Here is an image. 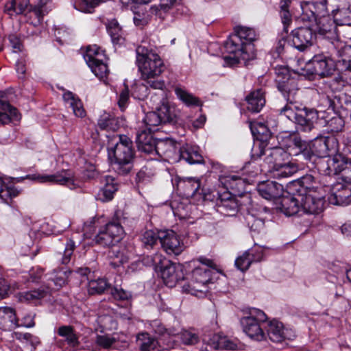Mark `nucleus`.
<instances>
[{"mask_svg": "<svg viewBox=\"0 0 351 351\" xmlns=\"http://www.w3.org/2000/svg\"><path fill=\"white\" fill-rule=\"evenodd\" d=\"M98 328L101 332L117 328V322L113 316L108 314L99 315L96 319Z\"/></svg>", "mask_w": 351, "mask_h": 351, "instance_id": "obj_43", "label": "nucleus"}, {"mask_svg": "<svg viewBox=\"0 0 351 351\" xmlns=\"http://www.w3.org/2000/svg\"><path fill=\"white\" fill-rule=\"evenodd\" d=\"M98 125L101 130L115 132L119 128L121 121L114 116L104 114L98 120Z\"/></svg>", "mask_w": 351, "mask_h": 351, "instance_id": "obj_40", "label": "nucleus"}, {"mask_svg": "<svg viewBox=\"0 0 351 351\" xmlns=\"http://www.w3.org/2000/svg\"><path fill=\"white\" fill-rule=\"evenodd\" d=\"M249 252L245 251L241 256H239L235 260L236 267L242 271H245L250 267L252 263L250 256H249Z\"/></svg>", "mask_w": 351, "mask_h": 351, "instance_id": "obj_63", "label": "nucleus"}, {"mask_svg": "<svg viewBox=\"0 0 351 351\" xmlns=\"http://www.w3.org/2000/svg\"><path fill=\"white\" fill-rule=\"evenodd\" d=\"M29 6V0H12L5 5V12L10 16L23 14Z\"/></svg>", "mask_w": 351, "mask_h": 351, "instance_id": "obj_38", "label": "nucleus"}, {"mask_svg": "<svg viewBox=\"0 0 351 351\" xmlns=\"http://www.w3.org/2000/svg\"><path fill=\"white\" fill-rule=\"evenodd\" d=\"M245 219L247 226L252 231L259 232L264 227V221L251 213H247Z\"/></svg>", "mask_w": 351, "mask_h": 351, "instance_id": "obj_60", "label": "nucleus"}, {"mask_svg": "<svg viewBox=\"0 0 351 351\" xmlns=\"http://www.w3.org/2000/svg\"><path fill=\"white\" fill-rule=\"evenodd\" d=\"M84 58L95 76L100 79L107 76L108 69L107 64L104 62L105 51L99 46L96 45L88 46Z\"/></svg>", "mask_w": 351, "mask_h": 351, "instance_id": "obj_11", "label": "nucleus"}, {"mask_svg": "<svg viewBox=\"0 0 351 351\" xmlns=\"http://www.w3.org/2000/svg\"><path fill=\"white\" fill-rule=\"evenodd\" d=\"M255 30L251 27L237 25L234 28L232 34L225 43V49L232 56H226L225 60L232 64L241 60L247 62L256 56L253 42L257 39Z\"/></svg>", "mask_w": 351, "mask_h": 351, "instance_id": "obj_3", "label": "nucleus"}, {"mask_svg": "<svg viewBox=\"0 0 351 351\" xmlns=\"http://www.w3.org/2000/svg\"><path fill=\"white\" fill-rule=\"evenodd\" d=\"M175 93L177 97L188 106H199L202 105L200 100L197 97L189 93L182 88L176 87L175 88Z\"/></svg>", "mask_w": 351, "mask_h": 351, "instance_id": "obj_50", "label": "nucleus"}, {"mask_svg": "<svg viewBox=\"0 0 351 351\" xmlns=\"http://www.w3.org/2000/svg\"><path fill=\"white\" fill-rule=\"evenodd\" d=\"M25 178L36 181L39 183H50L54 184L66 185L70 189L75 188L73 176L69 170H62L54 174H30Z\"/></svg>", "mask_w": 351, "mask_h": 351, "instance_id": "obj_14", "label": "nucleus"}, {"mask_svg": "<svg viewBox=\"0 0 351 351\" xmlns=\"http://www.w3.org/2000/svg\"><path fill=\"white\" fill-rule=\"evenodd\" d=\"M337 25L335 19L330 16L321 17L316 21L317 31L319 35L328 40L330 52L335 49L336 41H341L339 38Z\"/></svg>", "mask_w": 351, "mask_h": 351, "instance_id": "obj_16", "label": "nucleus"}, {"mask_svg": "<svg viewBox=\"0 0 351 351\" xmlns=\"http://www.w3.org/2000/svg\"><path fill=\"white\" fill-rule=\"evenodd\" d=\"M0 108L3 112H0V123L6 124L11 121H17L20 119V114L16 108L12 106L3 97L0 99Z\"/></svg>", "mask_w": 351, "mask_h": 351, "instance_id": "obj_33", "label": "nucleus"}, {"mask_svg": "<svg viewBox=\"0 0 351 351\" xmlns=\"http://www.w3.org/2000/svg\"><path fill=\"white\" fill-rule=\"evenodd\" d=\"M343 174V179L345 182L351 183V140L344 149Z\"/></svg>", "mask_w": 351, "mask_h": 351, "instance_id": "obj_49", "label": "nucleus"}, {"mask_svg": "<svg viewBox=\"0 0 351 351\" xmlns=\"http://www.w3.org/2000/svg\"><path fill=\"white\" fill-rule=\"evenodd\" d=\"M300 212L315 215L324 209V193L319 191H311L309 193H299Z\"/></svg>", "mask_w": 351, "mask_h": 351, "instance_id": "obj_15", "label": "nucleus"}, {"mask_svg": "<svg viewBox=\"0 0 351 351\" xmlns=\"http://www.w3.org/2000/svg\"><path fill=\"white\" fill-rule=\"evenodd\" d=\"M330 55L331 53L329 52ZM323 54L315 55L308 64L312 66L313 72L322 77L330 76L335 71V61L332 58Z\"/></svg>", "mask_w": 351, "mask_h": 351, "instance_id": "obj_19", "label": "nucleus"}, {"mask_svg": "<svg viewBox=\"0 0 351 351\" xmlns=\"http://www.w3.org/2000/svg\"><path fill=\"white\" fill-rule=\"evenodd\" d=\"M333 18L337 25L351 26V6L338 8L332 12Z\"/></svg>", "mask_w": 351, "mask_h": 351, "instance_id": "obj_44", "label": "nucleus"}, {"mask_svg": "<svg viewBox=\"0 0 351 351\" xmlns=\"http://www.w3.org/2000/svg\"><path fill=\"white\" fill-rule=\"evenodd\" d=\"M346 82L342 76L338 75L333 78L328 79L324 82V88L326 93L331 91L332 93L341 91L345 86Z\"/></svg>", "mask_w": 351, "mask_h": 351, "instance_id": "obj_51", "label": "nucleus"}, {"mask_svg": "<svg viewBox=\"0 0 351 351\" xmlns=\"http://www.w3.org/2000/svg\"><path fill=\"white\" fill-rule=\"evenodd\" d=\"M19 191L14 186H8L0 178V197L7 202L8 199L16 197Z\"/></svg>", "mask_w": 351, "mask_h": 351, "instance_id": "obj_58", "label": "nucleus"}, {"mask_svg": "<svg viewBox=\"0 0 351 351\" xmlns=\"http://www.w3.org/2000/svg\"><path fill=\"white\" fill-rule=\"evenodd\" d=\"M178 336L182 343L186 346L195 345L199 341L198 335L192 329H183L178 333Z\"/></svg>", "mask_w": 351, "mask_h": 351, "instance_id": "obj_53", "label": "nucleus"}, {"mask_svg": "<svg viewBox=\"0 0 351 351\" xmlns=\"http://www.w3.org/2000/svg\"><path fill=\"white\" fill-rule=\"evenodd\" d=\"M203 341L210 348L215 349V350H220L223 349V347H224V341H225V337L221 336L219 334H213L210 337H209L208 339L206 337L203 339Z\"/></svg>", "mask_w": 351, "mask_h": 351, "instance_id": "obj_59", "label": "nucleus"}, {"mask_svg": "<svg viewBox=\"0 0 351 351\" xmlns=\"http://www.w3.org/2000/svg\"><path fill=\"white\" fill-rule=\"evenodd\" d=\"M177 0H160L158 5H154L147 9L145 5H137L134 10V23L136 25L147 24L153 15L162 18V13L169 11Z\"/></svg>", "mask_w": 351, "mask_h": 351, "instance_id": "obj_10", "label": "nucleus"}, {"mask_svg": "<svg viewBox=\"0 0 351 351\" xmlns=\"http://www.w3.org/2000/svg\"><path fill=\"white\" fill-rule=\"evenodd\" d=\"M315 34L308 27H300L292 32V43L295 48L302 51L313 44Z\"/></svg>", "mask_w": 351, "mask_h": 351, "instance_id": "obj_23", "label": "nucleus"}, {"mask_svg": "<svg viewBox=\"0 0 351 351\" xmlns=\"http://www.w3.org/2000/svg\"><path fill=\"white\" fill-rule=\"evenodd\" d=\"M267 335L271 341L276 343H280L286 339H292L295 337L291 330L285 328L282 323L275 319L267 324Z\"/></svg>", "mask_w": 351, "mask_h": 351, "instance_id": "obj_21", "label": "nucleus"}, {"mask_svg": "<svg viewBox=\"0 0 351 351\" xmlns=\"http://www.w3.org/2000/svg\"><path fill=\"white\" fill-rule=\"evenodd\" d=\"M257 190L260 195L268 200L281 197L284 194L283 186L274 181L258 184Z\"/></svg>", "mask_w": 351, "mask_h": 351, "instance_id": "obj_28", "label": "nucleus"}, {"mask_svg": "<svg viewBox=\"0 0 351 351\" xmlns=\"http://www.w3.org/2000/svg\"><path fill=\"white\" fill-rule=\"evenodd\" d=\"M44 15L45 14L43 12L42 10H39L34 6H31L25 13L27 21L34 26H37L41 23Z\"/></svg>", "mask_w": 351, "mask_h": 351, "instance_id": "obj_54", "label": "nucleus"}, {"mask_svg": "<svg viewBox=\"0 0 351 351\" xmlns=\"http://www.w3.org/2000/svg\"><path fill=\"white\" fill-rule=\"evenodd\" d=\"M124 230L119 223L111 222L106 225L95 236V242L104 247H112L123 237Z\"/></svg>", "mask_w": 351, "mask_h": 351, "instance_id": "obj_13", "label": "nucleus"}, {"mask_svg": "<svg viewBox=\"0 0 351 351\" xmlns=\"http://www.w3.org/2000/svg\"><path fill=\"white\" fill-rule=\"evenodd\" d=\"M259 152H256V147L252 149V156L254 159L265 155L264 161L268 165L269 171L275 178L280 179L293 176L298 170L297 165L289 160L290 154L282 147H275L263 149L258 147Z\"/></svg>", "mask_w": 351, "mask_h": 351, "instance_id": "obj_5", "label": "nucleus"}, {"mask_svg": "<svg viewBox=\"0 0 351 351\" xmlns=\"http://www.w3.org/2000/svg\"><path fill=\"white\" fill-rule=\"evenodd\" d=\"M328 201L334 205L346 206L351 202V189L341 183H337L332 188Z\"/></svg>", "mask_w": 351, "mask_h": 351, "instance_id": "obj_26", "label": "nucleus"}, {"mask_svg": "<svg viewBox=\"0 0 351 351\" xmlns=\"http://www.w3.org/2000/svg\"><path fill=\"white\" fill-rule=\"evenodd\" d=\"M182 267L169 260L164 259L161 262L160 274L165 284L172 287L177 282L182 278Z\"/></svg>", "mask_w": 351, "mask_h": 351, "instance_id": "obj_20", "label": "nucleus"}, {"mask_svg": "<svg viewBox=\"0 0 351 351\" xmlns=\"http://www.w3.org/2000/svg\"><path fill=\"white\" fill-rule=\"evenodd\" d=\"M95 342L97 345L106 350H123L130 346L129 338L123 333L97 335Z\"/></svg>", "mask_w": 351, "mask_h": 351, "instance_id": "obj_17", "label": "nucleus"}, {"mask_svg": "<svg viewBox=\"0 0 351 351\" xmlns=\"http://www.w3.org/2000/svg\"><path fill=\"white\" fill-rule=\"evenodd\" d=\"M288 195L282 196L279 209L287 216H291L300 212L299 193L289 191Z\"/></svg>", "mask_w": 351, "mask_h": 351, "instance_id": "obj_25", "label": "nucleus"}, {"mask_svg": "<svg viewBox=\"0 0 351 351\" xmlns=\"http://www.w3.org/2000/svg\"><path fill=\"white\" fill-rule=\"evenodd\" d=\"M265 313L258 308H250L247 315L240 319L243 332L252 339L261 341L266 339V334L264 332L265 327Z\"/></svg>", "mask_w": 351, "mask_h": 351, "instance_id": "obj_7", "label": "nucleus"}, {"mask_svg": "<svg viewBox=\"0 0 351 351\" xmlns=\"http://www.w3.org/2000/svg\"><path fill=\"white\" fill-rule=\"evenodd\" d=\"M136 62L141 78L153 89L164 90L165 82L158 77L165 70V64L158 54L145 46L136 49Z\"/></svg>", "mask_w": 351, "mask_h": 351, "instance_id": "obj_4", "label": "nucleus"}, {"mask_svg": "<svg viewBox=\"0 0 351 351\" xmlns=\"http://www.w3.org/2000/svg\"><path fill=\"white\" fill-rule=\"evenodd\" d=\"M156 109L158 108H156ZM143 121L146 125L147 128L138 132L137 134L141 133L143 131H145L147 134L151 135V132L154 130L152 127H156L162 123H164L162 118L160 115L158 110L154 112H147L145 114V118L143 119Z\"/></svg>", "mask_w": 351, "mask_h": 351, "instance_id": "obj_41", "label": "nucleus"}, {"mask_svg": "<svg viewBox=\"0 0 351 351\" xmlns=\"http://www.w3.org/2000/svg\"><path fill=\"white\" fill-rule=\"evenodd\" d=\"M107 1L108 0H75L73 6L80 12L93 13L96 7Z\"/></svg>", "mask_w": 351, "mask_h": 351, "instance_id": "obj_45", "label": "nucleus"}, {"mask_svg": "<svg viewBox=\"0 0 351 351\" xmlns=\"http://www.w3.org/2000/svg\"><path fill=\"white\" fill-rule=\"evenodd\" d=\"M289 3L282 2L280 5V15L283 25V31L287 34L289 31V27L292 23L291 14L288 10Z\"/></svg>", "mask_w": 351, "mask_h": 351, "instance_id": "obj_55", "label": "nucleus"}, {"mask_svg": "<svg viewBox=\"0 0 351 351\" xmlns=\"http://www.w3.org/2000/svg\"><path fill=\"white\" fill-rule=\"evenodd\" d=\"M276 82L278 90L287 100V104L279 110V114L299 125L304 132H311L317 121L318 112L315 108L302 107L296 101L299 90L298 81L291 77L287 68H279L276 71Z\"/></svg>", "mask_w": 351, "mask_h": 351, "instance_id": "obj_1", "label": "nucleus"}, {"mask_svg": "<svg viewBox=\"0 0 351 351\" xmlns=\"http://www.w3.org/2000/svg\"><path fill=\"white\" fill-rule=\"evenodd\" d=\"M158 240H159V230L157 232L151 230H147L141 237L142 243L147 249L152 248Z\"/></svg>", "mask_w": 351, "mask_h": 351, "instance_id": "obj_56", "label": "nucleus"}, {"mask_svg": "<svg viewBox=\"0 0 351 351\" xmlns=\"http://www.w3.org/2000/svg\"><path fill=\"white\" fill-rule=\"evenodd\" d=\"M245 100L247 103V109L253 112H258L265 104L264 93L261 89L252 91Z\"/></svg>", "mask_w": 351, "mask_h": 351, "instance_id": "obj_32", "label": "nucleus"}, {"mask_svg": "<svg viewBox=\"0 0 351 351\" xmlns=\"http://www.w3.org/2000/svg\"><path fill=\"white\" fill-rule=\"evenodd\" d=\"M159 241L162 249L168 255H180L186 248L180 236L172 230H159Z\"/></svg>", "mask_w": 351, "mask_h": 351, "instance_id": "obj_12", "label": "nucleus"}, {"mask_svg": "<svg viewBox=\"0 0 351 351\" xmlns=\"http://www.w3.org/2000/svg\"><path fill=\"white\" fill-rule=\"evenodd\" d=\"M103 182L104 186L97 193V197L101 202H108L113 198L118 186L114 178L110 176H105Z\"/></svg>", "mask_w": 351, "mask_h": 351, "instance_id": "obj_31", "label": "nucleus"}, {"mask_svg": "<svg viewBox=\"0 0 351 351\" xmlns=\"http://www.w3.org/2000/svg\"><path fill=\"white\" fill-rule=\"evenodd\" d=\"M313 3L315 6V22L321 17L329 16L326 0H316Z\"/></svg>", "mask_w": 351, "mask_h": 351, "instance_id": "obj_61", "label": "nucleus"}, {"mask_svg": "<svg viewBox=\"0 0 351 351\" xmlns=\"http://www.w3.org/2000/svg\"><path fill=\"white\" fill-rule=\"evenodd\" d=\"M110 284L104 278L91 280L88 283V292L90 295L101 294L108 288Z\"/></svg>", "mask_w": 351, "mask_h": 351, "instance_id": "obj_48", "label": "nucleus"}, {"mask_svg": "<svg viewBox=\"0 0 351 351\" xmlns=\"http://www.w3.org/2000/svg\"><path fill=\"white\" fill-rule=\"evenodd\" d=\"M212 270L205 266H197L192 271L189 280L182 286L183 291L202 297L207 291V285L211 280Z\"/></svg>", "mask_w": 351, "mask_h": 351, "instance_id": "obj_9", "label": "nucleus"}, {"mask_svg": "<svg viewBox=\"0 0 351 351\" xmlns=\"http://www.w3.org/2000/svg\"><path fill=\"white\" fill-rule=\"evenodd\" d=\"M155 173L151 168L147 166L143 167L136 176V181L137 182H148L154 176Z\"/></svg>", "mask_w": 351, "mask_h": 351, "instance_id": "obj_64", "label": "nucleus"}, {"mask_svg": "<svg viewBox=\"0 0 351 351\" xmlns=\"http://www.w3.org/2000/svg\"><path fill=\"white\" fill-rule=\"evenodd\" d=\"M58 334L64 338L65 341L72 348L80 345L79 337L71 326H62L58 330Z\"/></svg>", "mask_w": 351, "mask_h": 351, "instance_id": "obj_39", "label": "nucleus"}, {"mask_svg": "<svg viewBox=\"0 0 351 351\" xmlns=\"http://www.w3.org/2000/svg\"><path fill=\"white\" fill-rule=\"evenodd\" d=\"M332 155V158H329L326 162L319 163L318 169L326 176L337 175L339 173L343 175L344 154L336 152Z\"/></svg>", "mask_w": 351, "mask_h": 351, "instance_id": "obj_24", "label": "nucleus"}, {"mask_svg": "<svg viewBox=\"0 0 351 351\" xmlns=\"http://www.w3.org/2000/svg\"><path fill=\"white\" fill-rule=\"evenodd\" d=\"M111 295L114 300L122 302L129 301L132 297L131 292L117 286L111 289Z\"/></svg>", "mask_w": 351, "mask_h": 351, "instance_id": "obj_62", "label": "nucleus"}, {"mask_svg": "<svg viewBox=\"0 0 351 351\" xmlns=\"http://www.w3.org/2000/svg\"><path fill=\"white\" fill-rule=\"evenodd\" d=\"M204 200L216 202L217 210L224 216H234L237 213L239 205L236 197L228 191L220 193L218 191L202 189Z\"/></svg>", "mask_w": 351, "mask_h": 351, "instance_id": "obj_8", "label": "nucleus"}, {"mask_svg": "<svg viewBox=\"0 0 351 351\" xmlns=\"http://www.w3.org/2000/svg\"><path fill=\"white\" fill-rule=\"evenodd\" d=\"M108 156L117 174L128 175L133 169L135 158L132 141L127 136L120 135L116 145L108 149Z\"/></svg>", "mask_w": 351, "mask_h": 351, "instance_id": "obj_6", "label": "nucleus"}, {"mask_svg": "<svg viewBox=\"0 0 351 351\" xmlns=\"http://www.w3.org/2000/svg\"><path fill=\"white\" fill-rule=\"evenodd\" d=\"M137 343L141 351H160L158 341L147 332H141L137 335Z\"/></svg>", "mask_w": 351, "mask_h": 351, "instance_id": "obj_35", "label": "nucleus"}, {"mask_svg": "<svg viewBox=\"0 0 351 351\" xmlns=\"http://www.w3.org/2000/svg\"><path fill=\"white\" fill-rule=\"evenodd\" d=\"M75 247V242L72 239H68L63 253L60 252L56 254L57 261L63 265L69 263Z\"/></svg>", "mask_w": 351, "mask_h": 351, "instance_id": "obj_47", "label": "nucleus"}, {"mask_svg": "<svg viewBox=\"0 0 351 351\" xmlns=\"http://www.w3.org/2000/svg\"><path fill=\"white\" fill-rule=\"evenodd\" d=\"M19 327V319L14 309L8 306L0 307V328L4 330H11Z\"/></svg>", "mask_w": 351, "mask_h": 351, "instance_id": "obj_29", "label": "nucleus"}, {"mask_svg": "<svg viewBox=\"0 0 351 351\" xmlns=\"http://www.w3.org/2000/svg\"><path fill=\"white\" fill-rule=\"evenodd\" d=\"M338 141L333 136H321L315 138L311 145V152L319 158H324L338 152Z\"/></svg>", "mask_w": 351, "mask_h": 351, "instance_id": "obj_18", "label": "nucleus"}, {"mask_svg": "<svg viewBox=\"0 0 351 351\" xmlns=\"http://www.w3.org/2000/svg\"><path fill=\"white\" fill-rule=\"evenodd\" d=\"M136 141L138 148L146 153L156 151L160 156L165 157L168 160L179 158L191 165L202 161V156L193 147L186 145L178 148L176 143L169 138L160 140L154 143L152 135L147 134L145 131L136 134Z\"/></svg>", "mask_w": 351, "mask_h": 351, "instance_id": "obj_2", "label": "nucleus"}, {"mask_svg": "<svg viewBox=\"0 0 351 351\" xmlns=\"http://www.w3.org/2000/svg\"><path fill=\"white\" fill-rule=\"evenodd\" d=\"M335 45V49L330 52L331 56H337L339 58L338 62L342 69L351 72V45L343 41H336Z\"/></svg>", "mask_w": 351, "mask_h": 351, "instance_id": "obj_27", "label": "nucleus"}, {"mask_svg": "<svg viewBox=\"0 0 351 351\" xmlns=\"http://www.w3.org/2000/svg\"><path fill=\"white\" fill-rule=\"evenodd\" d=\"M302 13L301 19L304 21H315V6L313 1H304L300 3Z\"/></svg>", "mask_w": 351, "mask_h": 351, "instance_id": "obj_52", "label": "nucleus"}, {"mask_svg": "<svg viewBox=\"0 0 351 351\" xmlns=\"http://www.w3.org/2000/svg\"><path fill=\"white\" fill-rule=\"evenodd\" d=\"M219 182L226 191L236 190L243 184L242 178L235 175L221 176L219 177Z\"/></svg>", "mask_w": 351, "mask_h": 351, "instance_id": "obj_46", "label": "nucleus"}, {"mask_svg": "<svg viewBox=\"0 0 351 351\" xmlns=\"http://www.w3.org/2000/svg\"><path fill=\"white\" fill-rule=\"evenodd\" d=\"M200 180L196 178H184L178 182V189L186 197L195 195L200 190Z\"/></svg>", "mask_w": 351, "mask_h": 351, "instance_id": "obj_30", "label": "nucleus"}, {"mask_svg": "<svg viewBox=\"0 0 351 351\" xmlns=\"http://www.w3.org/2000/svg\"><path fill=\"white\" fill-rule=\"evenodd\" d=\"M288 189L302 194L311 193V191H322L319 184L316 181L315 178L310 174H306L300 179L290 182L288 186Z\"/></svg>", "mask_w": 351, "mask_h": 351, "instance_id": "obj_22", "label": "nucleus"}, {"mask_svg": "<svg viewBox=\"0 0 351 351\" xmlns=\"http://www.w3.org/2000/svg\"><path fill=\"white\" fill-rule=\"evenodd\" d=\"M106 28L113 42H119L122 38L121 28L118 22L113 19L108 21Z\"/></svg>", "mask_w": 351, "mask_h": 351, "instance_id": "obj_57", "label": "nucleus"}, {"mask_svg": "<svg viewBox=\"0 0 351 351\" xmlns=\"http://www.w3.org/2000/svg\"><path fill=\"white\" fill-rule=\"evenodd\" d=\"M63 99L73 110V114L77 117H84L86 111L83 107L81 100L73 93L68 91L63 94Z\"/></svg>", "mask_w": 351, "mask_h": 351, "instance_id": "obj_37", "label": "nucleus"}, {"mask_svg": "<svg viewBox=\"0 0 351 351\" xmlns=\"http://www.w3.org/2000/svg\"><path fill=\"white\" fill-rule=\"evenodd\" d=\"M132 247L121 245L114 246L109 252V256L112 258L117 259L115 263L123 264L131 258L133 256Z\"/></svg>", "mask_w": 351, "mask_h": 351, "instance_id": "obj_34", "label": "nucleus"}, {"mask_svg": "<svg viewBox=\"0 0 351 351\" xmlns=\"http://www.w3.org/2000/svg\"><path fill=\"white\" fill-rule=\"evenodd\" d=\"M164 123L176 122L178 110L176 106L167 101H163L159 107H157Z\"/></svg>", "mask_w": 351, "mask_h": 351, "instance_id": "obj_36", "label": "nucleus"}, {"mask_svg": "<svg viewBox=\"0 0 351 351\" xmlns=\"http://www.w3.org/2000/svg\"><path fill=\"white\" fill-rule=\"evenodd\" d=\"M48 294V291L43 289L25 291L19 293V300L22 302L36 304L40 299L44 298Z\"/></svg>", "mask_w": 351, "mask_h": 351, "instance_id": "obj_42", "label": "nucleus"}]
</instances>
